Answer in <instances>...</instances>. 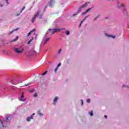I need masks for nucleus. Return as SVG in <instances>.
I'll list each match as a JSON object with an SVG mask.
<instances>
[{
  "mask_svg": "<svg viewBox=\"0 0 129 129\" xmlns=\"http://www.w3.org/2000/svg\"><path fill=\"white\" fill-rule=\"evenodd\" d=\"M14 51L16 53H18V54H21V53H23V51H24V48L21 47L20 48H14Z\"/></svg>",
  "mask_w": 129,
  "mask_h": 129,
  "instance_id": "1",
  "label": "nucleus"
},
{
  "mask_svg": "<svg viewBox=\"0 0 129 129\" xmlns=\"http://www.w3.org/2000/svg\"><path fill=\"white\" fill-rule=\"evenodd\" d=\"M56 3L55 0H50V1L48 2V6L49 8H53L54 7V4Z\"/></svg>",
  "mask_w": 129,
  "mask_h": 129,
  "instance_id": "2",
  "label": "nucleus"
},
{
  "mask_svg": "<svg viewBox=\"0 0 129 129\" xmlns=\"http://www.w3.org/2000/svg\"><path fill=\"white\" fill-rule=\"evenodd\" d=\"M11 82L13 85H17V84H19V80L17 78L13 79L11 80Z\"/></svg>",
  "mask_w": 129,
  "mask_h": 129,
  "instance_id": "3",
  "label": "nucleus"
},
{
  "mask_svg": "<svg viewBox=\"0 0 129 129\" xmlns=\"http://www.w3.org/2000/svg\"><path fill=\"white\" fill-rule=\"evenodd\" d=\"M90 4V2H87L85 3L84 5H83L80 8H79L78 12H80L82 10V9H83V8H85V7H87L88 5Z\"/></svg>",
  "mask_w": 129,
  "mask_h": 129,
  "instance_id": "4",
  "label": "nucleus"
},
{
  "mask_svg": "<svg viewBox=\"0 0 129 129\" xmlns=\"http://www.w3.org/2000/svg\"><path fill=\"white\" fill-rule=\"evenodd\" d=\"M49 33H50L51 35L54 34V33H55L54 31V29H49L47 31V33L49 34Z\"/></svg>",
  "mask_w": 129,
  "mask_h": 129,
  "instance_id": "5",
  "label": "nucleus"
},
{
  "mask_svg": "<svg viewBox=\"0 0 129 129\" xmlns=\"http://www.w3.org/2000/svg\"><path fill=\"white\" fill-rule=\"evenodd\" d=\"M50 39H51V38H50V37L46 38L44 40V43L43 45L47 44V43H48V42H49L50 41Z\"/></svg>",
  "mask_w": 129,
  "mask_h": 129,
  "instance_id": "6",
  "label": "nucleus"
},
{
  "mask_svg": "<svg viewBox=\"0 0 129 129\" xmlns=\"http://www.w3.org/2000/svg\"><path fill=\"white\" fill-rule=\"evenodd\" d=\"M118 9H122L124 8V4H121V5L117 6Z\"/></svg>",
  "mask_w": 129,
  "mask_h": 129,
  "instance_id": "7",
  "label": "nucleus"
},
{
  "mask_svg": "<svg viewBox=\"0 0 129 129\" xmlns=\"http://www.w3.org/2000/svg\"><path fill=\"white\" fill-rule=\"evenodd\" d=\"M35 31H36L35 29H33L27 35V37H29L30 36V35H31L32 34V33H33V32H35Z\"/></svg>",
  "mask_w": 129,
  "mask_h": 129,
  "instance_id": "8",
  "label": "nucleus"
},
{
  "mask_svg": "<svg viewBox=\"0 0 129 129\" xmlns=\"http://www.w3.org/2000/svg\"><path fill=\"white\" fill-rule=\"evenodd\" d=\"M61 29H60L59 28H55L53 29V31L54 32V33H56L57 32H60V31H61Z\"/></svg>",
  "mask_w": 129,
  "mask_h": 129,
  "instance_id": "9",
  "label": "nucleus"
},
{
  "mask_svg": "<svg viewBox=\"0 0 129 129\" xmlns=\"http://www.w3.org/2000/svg\"><path fill=\"white\" fill-rule=\"evenodd\" d=\"M40 13H41L40 11H37V12L36 13V14H35V15L34 16L36 17V18H37V17H39V16H40Z\"/></svg>",
  "mask_w": 129,
  "mask_h": 129,
  "instance_id": "10",
  "label": "nucleus"
},
{
  "mask_svg": "<svg viewBox=\"0 0 129 129\" xmlns=\"http://www.w3.org/2000/svg\"><path fill=\"white\" fill-rule=\"evenodd\" d=\"M122 12L124 16L127 15V11H126V10L124 9Z\"/></svg>",
  "mask_w": 129,
  "mask_h": 129,
  "instance_id": "11",
  "label": "nucleus"
},
{
  "mask_svg": "<svg viewBox=\"0 0 129 129\" xmlns=\"http://www.w3.org/2000/svg\"><path fill=\"white\" fill-rule=\"evenodd\" d=\"M31 119H33V115H31L30 117H28L27 118L28 121H31Z\"/></svg>",
  "mask_w": 129,
  "mask_h": 129,
  "instance_id": "12",
  "label": "nucleus"
},
{
  "mask_svg": "<svg viewBox=\"0 0 129 129\" xmlns=\"http://www.w3.org/2000/svg\"><path fill=\"white\" fill-rule=\"evenodd\" d=\"M90 10H91V8H89L87 10H86V11L85 12H84L82 15H84V14H86L87 13H88V12H89V11H90Z\"/></svg>",
  "mask_w": 129,
  "mask_h": 129,
  "instance_id": "13",
  "label": "nucleus"
},
{
  "mask_svg": "<svg viewBox=\"0 0 129 129\" xmlns=\"http://www.w3.org/2000/svg\"><path fill=\"white\" fill-rule=\"evenodd\" d=\"M124 19L125 21L128 20V15H124Z\"/></svg>",
  "mask_w": 129,
  "mask_h": 129,
  "instance_id": "14",
  "label": "nucleus"
},
{
  "mask_svg": "<svg viewBox=\"0 0 129 129\" xmlns=\"http://www.w3.org/2000/svg\"><path fill=\"white\" fill-rule=\"evenodd\" d=\"M88 113H89V114H90V115L91 116H93V111L92 110L89 111V112H88Z\"/></svg>",
  "mask_w": 129,
  "mask_h": 129,
  "instance_id": "15",
  "label": "nucleus"
},
{
  "mask_svg": "<svg viewBox=\"0 0 129 129\" xmlns=\"http://www.w3.org/2000/svg\"><path fill=\"white\" fill-rule=\"evenodd\" d=\"M24 97V95H22L21 98H19L20 100H21V101H25V99H23V98Z\"/></svg>",
  "mask_w": 129,
  "mask_h": 129,
  "instance_id": "16",
  "label": "nucleus"
},
{
  "mask_svg": "<svg viewBox=\"0 0 129 129\" xmlns=\"http://www.w3.org/2000/svg\"><path fill=\"white\" fill-rule=\"evenodd\" d=\"M36 18H37V17L34 16L31 20L32 23H34V22H35V20H36Z\"/></svg>",
  "mask_w": 129,
  "mask_h": 129,
  "instance_id": "17",
  "label": "nucleus"
},
{
  "mask_svg": "<svg viewBox=\"0 0 129 129\" xmlns=\"http://www.w3.org/2000/svg\"><path fill=\"white\" fill-rule=\"evenodd\" d=\"M18 40H19V36H17L16 39H13L11 42H16V41H18Z\"/></svg>",
  "mask_w": 129,
  "mask_h": 129,
  "instance_id": "18",
  "label": "nucleus"
},
{
  "mask_svg": "<svg viewBox=\"0 0 129 129\" xmlns=\"http://www.w3.org/2000/svg\"><path fill=\"white\" fill-rule=\"evenodd\" d=\"M8 120H9V117L8 116L6 117L5 119L4 120V121L5 122H8Z\"/></svg>",
  "mask_w": 129,
  "mask_h": 129,
  "instance_id": "19",
  "label": "nucleus"
},
{
  "mask_svg": "<svg viewBox=\"0 0 129 129\" xmlns=\"http://www.w3.org/2000/svg\"><path fill=\"white\" fill-rule=\"evenodd\" d=\"M0 122L2 125V127H5V125H4V122L2 121V119L0 118Z\"/></svg>",
  "mask_w": 129,
  "mask_h": 129,
  "instance_id": "20",
  "label": "nucleus"
},
{
  "mask_svg": "<svg viewBox=\"0 0 129 129\" xmlns=\"http://www.w3.org/2000/svg\"><path fill=\"white\" fill-rule=\"evenodd\" d=\"M57 100H58V98L57 97H55L54 99L53 100V102H56V101H57Z\"/></svg>",
  "mask_w": 129,
  "mask_h": 129,
  "instance_id": "21",
  "label": "nucleus"
},
{
  "mask_svg": "<svg viewBox=\"0 0 129 129\" xmlns=\"http://www.w3.org/2000/svg\"><path fill=\"white\" fill-rule=\"evenodd\" d=\"M47 73H48V71H46L44 73L42 74V76H44V75H46V74H47Z\"/></svg>",
  "mask_w": 129,
  "mask_h": 129,
  "instance_id": "22",
  "label": "nucleus"
},
{
  "mask_svg": "<svg viewBox=\"0 0 129 129\" xmlns=\"http://www.w3.org/2000/svg\"><path fill=\"white\" fill-rule=\"evenodd\" d=\"M66 35H70V31H66Z\"/></svg>",
  "mask_w": 129,
  "mask_h": 129,
  "instance_id": "23",
  "label": "nucleus"
},
{
  "mask_svg": "<svg viewBox=\"0 0 129 129\" xmlns=\"http://www.w3.org/2000/svg\"><path fill=\"white\" fill-rule=\"evenodd\" d=\"M18 30H19V28H17V29H14V30H13L12 31H11L10 34H12V33H13L14 32H15V31H18Z\"/></svg>",
  "mask_w": 129,
  "mask_h": 129,
  "instance_id": "24",
  "label": "nucleus"
},
{
  "mask_svg": "<svg viewBox=\"0 0 129 129\" xmlns=\"http://www.w3.org/2000/svg\"><path fill=\"white\" fill-rule=\"evenodd\" d=\"M85 19H84L81 22L80 25H79V28L81 27V25H82V23H83V21H84Z\"/></svg>",
  "mask_w": 129,
  "mask_h": 129,
  "instance_id": "25",
  "label": "nucleus"
},
{
  "mask_svg": "<svg viewBox=\"0 0 129 129\" xmlns=\"http://www.w3.org/2000/svg\"><path fill=\"white\" fill-rule=\"evenodd\" d=\"M60 66H61V63H59L56 66V68L58 69L59 67H60Z\"/></svg>",
  "mask_w": 129,
  "mask_h": 129,
  "instance_id": "26",
  "label": "nucleus"
},
{
  "mask_svg": "<svg viewBox=\"0 0 129 129\" xmlns=\"http://www.w3.org/2000/svg\"><path fill=\"white\" fill-rule=\"evenodd\" d=\"M57 70H58V68H55V69H54V72L55 73H57Z\"/></svg>",
  "mask_w": 129,
  "mask_h": 129,
  "instance_id": "27",
  "label": "nucleus"
},
{
  "mask_svg": "<svg viewBox=\"0 0 129 129\" xmlns=\"http://www.w3.org/2000/svg\"><path fill=\"white\" fill-rule=\"evenodd\" d=\"M32 39H30L27 43V44L28 45H29V44H31V42H32Z\"/></svg>",
  "mask_w": 129,
  "mask_h": 129,
  "instance_id": "28",
  "label": "nucleus"
},
{
  "mask_svg": "<svg viewBox=\"0 0 129 129\" xmlns=\"http://www.w3.org/2000/svg\"><path fill=\"white\" fill-rule=\"evenodd\" d=\"M37 93H34V94L33 95V96H34V97H37Z\"/></svg>",
  "mask_w": 129,
  "mask_h": 129,
  "instance_id": "29",
  "label": "nucleus"
},
{
  "mask_svg": "<svg viewBox=\"0 0 129 129\" xmlns=\"http://www.w3.org/2000/svg\"><path fill=\"white\" fill-rule=\"evenodd\" d=\"M62 51V49H60L59 50H58V54H60V53H61V51Z\"/></svg>",
  "mask_w": 129,
  "mask_h": 129,
  "instance_id": "30",
  "label": "nucleus"
},
{
  "mask_svg": "<svg viewBox=\"0 0 129 129\" xmlns=\"http://www.w3.org/2000/svg\"><path fill=\"white\" fill-rule=\"evenodd\" d=\"M31 52H32L33 53V54H36V51H35L34 50H31Z\"/></svg>",
  "mask_w": 129,
  "mask_h": 129,
  "instance_id": "31",
  "label": "nucleus"
},
{
  "mask_svg": "<svg viewBox=\"0 0 129 129\" xmlns=\"http://www.w3.org/2000/svg\"><path fill=\"white\" fill-rule=\"evenodd\" d=\"M87 102H88V103H90V99H88V100H87Z\"/></svg>",
  "mask_w": 129,
  "mask_h": 129,
  "instance_id": "32",
  "label": "nucleus"
},
{
  "mask_svg": "<svg viewBox=\"0 0 129 129\" xmlns=\"http://www.w3.org/2000/svg\"><path fill=\"white\" fill-rule=\"evenodd\" d=\"M43 18V14H41V15H40V17H39V19H42Z\"/></svg>",
  "mask_w": 129,
  "mask_h": 129,
  "instance_id": "33",
  "label": "nucleus"
},
{
  "mask_svg": "<svg viewBox=\"0 0 129 129\" xmlns=\"http://www.w3.org/2000/svg\"><path fill=\"white\" fill-rule=\"evenodd\" d=\"M24 9H26V7H24L22 8V10H21V11L20 12V13H22V12H23V11H24Z\"/></svg>",
  "mask_w": 129,
  "mask_h": 129,
  "instance_id": "34",
  "label": "nucleus"
},
{
  "mask_svg": "<svg viewBox=\"0 0 129 129\" xmlns=\"http://www.w3.org/2000/svg\"><path fill=\"white\" fill-rule=\"evenodd\" d=\"M29 85H30V83L24 85V86H29Z\"/></svg>",
  "mask_w": 129,
  "mask_h": 129,
  "instance_id": "35",
  "label": "nucleus"
},
{
  "mask_svg": "<svg viewBox=\"0 0 129 129\" xmlns=\"http://www.w3.org/2000/svg\"><path fill=\"white\" fill-rule=\"evenodd\" d=\"M38 115H43V114L41 113H40V112H38Z\"/></svg>",
  "mask_w": 129,
  "mask_h": 129,
  "instance_id": "36",
  "label": "nucleus"
},
{
  "mask_svg": "<svg viewBox=\"0 0 129 129\" xmlns=\"http://www.w3.org/2000/svg\"><path fill=\"white\" fill-rule=\"evenodd\" d=\"M47 8H48L47 6H46L44 8V11H46V10L47 9Z\"/></svg>",
  "mask_w": 129,
  "mask_h": 129,
  "instance_id": "37",
  "label": "nucleus"
},
{
  "mask_svg": "<svg viewBox=\"0 0 129 129\" xmlns=\"http://www.w3.org/2000/svg\"><path fill=\"white\" fill-rule=\"evenodd\" d=\"M104 117H105V118H107V116L106 115H105Z\"/></svg>",
  "mask_w": 129,
  "mask_h": 129,
  "instance_id": "38",
  "label": "nucleus"
},
{
  "mask_svg": "<svg viewBox=\"0 0 129 129\" xmlns=\"http://www.w3.org/2000/svg\"><path fill=\"white\" fill-rule=\"evenodd\" d=\"M96 20H97V17L94 18V21H96Z\"/></svg>",
  "mask_w": 129,
  "mask_h": 129,
  "instance_id": "39",
  "label": "nucleus"
},
{
  "mask_svg": "<svg viewBox=\"0 0 129 129\" xmlns=\"http://www.w3.org/2000/svg\"><path fill=\"white\" fill-rule=\"evenodd\" d=\"M81 101H82V105H83V100H81Z\"/></svg>",
  "mask_w": 129,
  "mask_h": 129,
  "instance_id": "40",
  "label": "nucleus"
},
{
  "mask_svg": "<svg viewBox=\"0 0 129 129\" xmlns=\"http://www.w3.org/2000/svg\"><path fill=\"white\" fill-rule=\"evenodd\" d=\"M106 1H107L108 2H110V1H111L112 2H113V1H114V0H106Z\"/></svg>",
  "mask_w": 129,
  "mask_h": 129,
  "instance_id": "41",
  "label": "nucleus"
},
{
  "mask_svg": "<svg viewBox=\"0 0 129 129\" xmlns=\"http://www.w3.org/2000/svg\"><path fill=\"white\" fill-rule=\"evenodd\" d=\"M13 90H15L16 89V88H12Z\"/></svg>",
  "mask_w": 129,
  "mask_h": 129,
  "instance_id": "42",
  "label": "nucleus"
},
{
  "mask_svg": "<svg viewBox=\"0 0 129 129\" xmlns=\"http://www.w3.org/2000/svg\"><path fill=\"white\" fill-rule=\"evenodd\" d=\"M32 115V116H33V115H35V113H33L32 115Z\"/></svg>",
  "mask_w": 129,
  "mask_h": 129,
  "instance_id": "43",
  "label": "nucleus"
},
{
  "mask_svg": "<svg viewBox=\"0 0 129 129\" xmlns=\"http://www.w3.org/2000/svg\"><path fill=\"white\" fill-rule=\"evenodd\" d=\"M127 28H128H128H129V25H128V24H127Z\"/></svg>",
  "mask_w": 129,
  "mask_h": 129,
  "instance_id": "44",
  "label": "nucleus"
},
{
  "mask_svg": "<svg viewBox=\"0 0 129 129\" xmlns=\"http://www.w3.org/2000/svg\"><path fill=\"white\" fill-rule=\"evenodd\" d=\"M8 1H9V0H6V3H7V4H9V3H8Z\"/></svg>",
  "mask_w": 129,
  "mask_h": 129,
  "instance_id": "45",
  "label": "nucleus"
},
{
  "mask_svg": "<svg viewBox=\"0 0 129 129\" xmlns=\"http://www.w3.org/2000/svg\"><path fill=\"white\" fill-rule=\"evenodd\" d=\"M19 15H20V14L16 15L17 17H18V16H19Z\"/></svg>",
  "mask_w": 129,
  "mask_h": 129,
  "instance_id": "46",
  "label": "nucleus"
},
{
  "mask_svg": "<svg viewBox=\"0 0 129 129\" xmlns=\"http://www.w3.org/2000/svg\"><path fill=\"white\" fill-rule=\"evenodd\" d=\"M112 38H115V36H112Z\"/></svg>",
  "mask_w": 129,
  "mask_h": 129,
  "instance_id": "47",
  "label": "nucleus"
},
{
  "mask_svg": "<svg viewBox=\"0 0 129 129\" xmlns=\"http://www.w3.org/2000/svg\"><path fill=\"white\" fill-rule=\"evenodd\" d=\"M122 87H125V85H123Z\"/></svg>",
  "mask_w": 129,
  "mask_h": 129,
  "instance_id": "48",
  "label": "nucleus"
},
{
  "mask_svg": "<svg viewBox=\"0 0 129 129\" xmlns=\"http://www.w3.org/2000/svg\"><path fill=\"white\" fill-rule=\"evenodd\" d=\"M73 16H76V14H74Z\"/></svg>",
  "mask_w": 129,
  "mask_h": 129,
  "instance_id": "49",
  "label": "nucleus"
},
{
  "mask_svg": "<svg viewBox=\"0 0 129 129\" xmlns=\"http://www.w3.org/2000/svg\"><path fill=\"white\" fill-rule=\"evenodd\" d=\"M108 37H111V36H110V35H109V36H108Z\"/></svg>",
  "mask_w": 129,
  "mask_h": 129,
  "instance_id": "50",
  "label": "nucleus"
},
{
  "mask_svg": "<svg viewBox=\"0 0 129 129\" xmlns=\"http://www.w3.org/2000/svg\"><path fill=\"white\" fill-rule=\"evenodd\" d=\"M88 17L87 16V17H86V18H87Z\"/></svg>",
  "mask_w": 129,
  "mask_h": 129,
  "instance_id": "51",
  "label": "nucleus"
},
{
  "mask_svg": "<svg viewBox=\"0 0 129 129\" xmlns=\"http://www.w3.org/2000/svg\"><path fill=\"white\" fill-rule=\"evenodd\" d=\"M119 2H118V3H119Z\"/></svg>",
  "mask_w": 129,
  "mask_h": 129,
  "instance_id": "52",
  "label": "nucleus"
}]
</instances>
